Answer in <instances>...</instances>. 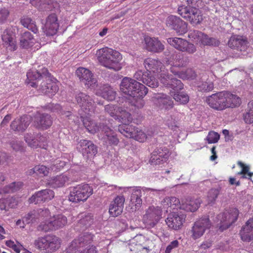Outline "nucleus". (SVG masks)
<instances>
[{"label": "nucleus", "instance_id": "nucleus-1", "mask_svg": "<svg viewBox=\"0 0 253 253\" xmlns=\"http://www.w3.org/2000/svg\"><path fill=\"white\" fill-rule=\"evenodd\" d=\"M143 65L147 71L141 70L137 71L133 75V78L151 88H155L158 86L157 79L151 75V72L160 73L162 72L164 67L163 63L159 60L151 58H147L143 61Z\"/></svg>", "mask_w": 253, "mask_h": 253}, {"label": "nucleus", "instance_id": "nucleus-2", "mask_svg": "<svg viewBox=\"0 0 253 253\" xmlns=\"http://www.w3.org/2000/svg\"><path fill=\"white\" fill-rule=\"evenodd\" d=\"M96 55L100 64L106 68L116 71L122 68L121 54L118 51L105 47L97 50Z\"/></svg>", "mask_w": 253, "mask_h": 253}, {"label": "nucleus", "instance_id": "nucleus-3", "mask_svg": "<svg viewBox=\"0 0 253 253\" xmlns=\"http://www.w3.org/2000/svg\"><path fill=\"white\" fill-rule=\"evenodd\" d=\"M134 78H124L120 84V90L124 94L135 97H144L148 93V88L143 84L136 81Z\"/></svg>", "mask_w": 253, "mask_h": 253}, {"label": "nucleus", "instance_id": "nucleus-4", "mask_svg": "<svg viewBox=\"0 0 253 253\" xmlns=\"http://www.w3.org/2000/svg\"><path fill=\"white\" fill-rule=\"evenodd\" d=\"M239 211L236 208H231L217 215L214 222L220 232L228 229L237 220Z\"/></svg>", "mask_w": 253, "mask_h": 253}, {"label": "nucleus", "instance_id": "nucleus-5", "mask_svg": "<svg viewBox=\"0 0 253 253\" xmlns=\"http://www.w3.org/2000/svg\"><path fill=\"white\" fill-rule=\"evenodd\" d=\"M93 194V188L88 184H82L71 187L69 196V200L78 203L85 202Z\"/></svg>", "mask_w": 253, "mask_h": 253}, {"label": "nucleus", "instance_id": "nucleus-6", "mask_svg": "<svg viewBox=\"0 0 253 253\" xmlns=\"http://www.w3.org/2000/svg\"><path fill=\"white\" fill-rule=\"evenodd\" d=\"M228 45L230 48L239 52L233 57H243L248 54L249 42L246 37L240 35L232 36L228 41Z\"/></svg>", "mask_w": 253, "mask_h": 253}, {"label": "nucleus", "instance_id": "nucleus-7", "mask_svg": "<svg viewBox=\"0 0 253 253\" xmlns=\"http://www.w3.org/2000/svg\"><path fill=\"white\" fill-rule=\"evenodd\" d=\"M60 239L54 235H47L39 238L35 244L41 251L46 253H52L60 248Z\"/></svg>", "mask_w": 253, "mask_h": 253}, {"label": "nucleus", "instance_id": "nucleus-8", "mask_svg": "<svg viewBox=\"0 0 253 253\" xmlns=\"http://www.w3.org/2000/svg\"><path fill=\"white\" fill-rule=\"evenodd\" d=\"M177 11L179 14L194 26L200 24L203 20L201 11L196 7L182 5L178 7Z\"/></svg>", "mask_w": 253, "mask_h": 253}, {"label": "nucleus", "instance_id": "nucleus-9", "mask_svg": "<svg viewBox=\"0 0 253 253\" xmlns=\"http://www.w3.org/2000/svg\"><path fill=\"white\" fill-rule=\"evenodd\" d=\"M166 64L170 65V71L174 75L179 73L181 69L186 67L189 62V58L187 56L181 53H172L169 58H166Z\"/></svg>", "mask_w": 253, "mask_h": 253}, {"label": "nucleus", "instance_id": "nucleus-10", "mask_svg": "<svg viewBox=\"0 0 253 253\" xmlns=\"http://www.w3.org/2000/svg\"><path fill=\"white\" fill-rule=\"evenodd\" d=\"M211 226V222L208 216H204L199 218L194 222L190 231L191 237L193 240L200 238Z\"/></svg>", "mask_w": 253, "mask_h": 253}, {"label": "nucleus", "instance_id": "nucleus-11", "mask_svg": "<svg viewBox=\"0 0 253 253\" xmlns=\"http://www.w3.org/2000/svg\"><path fill=\"white\" fill-rule=\"evenodd\" d=\"M162 210L159 206H150L143 216V222L148 228L154 227L162 218Z\"/></svg>", "mask_w": 253, "mask_h": 253}, {"label": "nucleus", "instance_id": "nucleus-12", "mask_svg": "<svg viewBox=\"0 0 253 253\" xmlns=\"http://www.w3.org/2000/svg\"><path fill=\"white\" fill-rule=\"evenodd\" d=\"M166 24L167 27L175 31L178 35H182L188 31L187 23L175 15L169 16L166 19Z\"/></svg>", "mask_w": 253, "mask_h": 253}, {"label": "nucleus", "instance_id": "nucleus-13", "mask_svg": "<svg viewBox=\"0 0 253 253\" xmlns=\"http://www.w3.org/2000/svg\"><path fill=\"white\" fill-rule=\"evenodd\" d=\"M225 91L212 94L206 99V102L212 108L219 111L226 108V98Z\"/></svg>", "mask_w": 253, "mask_h": 253}, {"label": "nucleus", "instance_id": "nucleus-14", "mask_svg": "<svg viewBox=\"0 0 253 253\" xmlns=\"http://www.w3.org/2000/svg\"><path fill=\"white\" fill-rule=\"evenodd\" d=\"M168 42L176 49L182 52H187L192 54L196 50L195 46L187 41L180 38H169L167 39Z\"/></svg>", "mask_w": 253, "mask_h": 253}, {"label": "nucleus", "instance_id": "nucleus-15", "mask_svg": "<svg viewBox=\"0 0 253 253\" xmlns=\"http://www.w3.org/2000/svg\"><path fill=\"white\" fill-rule=\"evenodd\" d=\"M185 218L186 215L181 211L172 212L168 214L165 221L169 228L178 230L182 228Z\"/></svg>", "mask_w": 253, "mask_h": 253}, {"label": "nucleus", "instance_id": "nucleus-16", "mask_svg": "<svg viewBox=\"0 0 253 253\" xmlns=\"http://www.w3.org/2000/svg\"><path fill=\"white\" fill-rule=\"evenodd\" d=\"M78 148L85 159L93 158L98 152V147L92 141L81 139L79 142Z\"/></svg>", "mask_w": 253, "mask_h": 253}, {"label": "nucleus", "instance_id": "nucleus-17", "mask_svg": "<svg viewBox=\"0 0 253 253\" xmlns=\"http://www.w3.org/2000/svg\"><path fill=\"white\" fill-rule=\"evenodd\" d=\"M42 81L39 84L38 90L42 93L52 97L58 91V88L56 84L52 81L51 74L48 72L47 78H43Z\"/></svg>", "mask_w": 253, "mask_h": 253}, {"label": "nucleus", "instance_id": "nucleus-18", "mask_svg": "<svg viewBox=\"0 0 253 253\" xmlns=\"http://www.w3.org/2000/svg\"><path fill=\"white\" fill-rule=\"evenodd\" d=\"M48 75V70L45 68H42L41 71L36 69L30 70L27 73L26 83L32 87L37 88L41 80L43 78H47Z\"/></svg>", "mask_w": 253, "mask_h": 253}, {"label": "nucleus", "instance_id": "nucleus-19", "mask_svg": "<svg viewBox=\"0 0 253 253\" xmlns=\"http://www.w3.org/2000/svg\"><path fill=\"white\" fill-rule=\"evenodd\" d=\"M76 74L81 82L87 87L94 88L97 86V80L93 77V74L89 70L84 68H79L76 70Z\"/></svg>", "mask_w": 253, "mask_h": 253}, {"label": "nucleus", "instance_id": "nucleus-20", "mask_svg": "<svg viewBox=\"0 0 253 253\" xmlns=\"http://www.w3.org/2000/svg\"><path fill=\"white\" fill-rule=\"evenodd\" d=\"M54 196V193L52 190L45 189L36 192L29 200L30 203L39 204L51 200Z\"/></svg>", "mask_w": 253, "mask_h": 253}, {"label": "nucleus", "instance_id": "nucleus-21", "mask_svg": "<svg viewBox=\"0 0 253 253\" xmlns=\"http://www.w3.org/2000/svg\"><path fill=\"white\" fill-rule=\"evenodd\" d=\"M148 191L159 192H164V190L163 189L157 190L145 187L141 188L140 187H136L134 188L131 195L130 202L135 206V210L138 209L142 205V201L141 197H142V192H144Z\"/></svg>", "mask_w": 253, "mask_h": 253}, {"label": "nucleus", "instance_id": "nucleus-22", "mask_svg": "<svg viewBox=\"0 0 253 253\" xmlns=\"http://www.w3.org/2000/svg\"><path fill=\"white\" fill-rule=\"evenodd\" d=\"M44 33L47 36L55 35L59 28V23L57 15L52 13L47 16L45 24Z\"/></svg>", "mask_w": 253, "mask_h": 253}, {"label": "nucleus", "instance_id": "nucleus-23", "mask_svg": "<svg viewBox=\"0 0 253 253\" xmlns=\"http://www.w3.org/2000/svg\"><path fill=\"white\" fill-rule=\"evenodd\" d=\"M75 99L77 103L88 113L92 108L94 101L92 98L85 93L77 92L75 93Z\"/></svg>", "mask_w": 253, "mask_h": 253}, {"label": "nucleus", "instance_id": "nucleus-24", "mask_svg": "<svg viewBox=\"0 0 253 253\" xmlns=\"http://www.w3.org/2000/svg\"><path fill=\"white\" fill-rule=\"evenodd\" d=\"M125 200V199L123 196H118L111 203L109 212L111 216L117 217L122 213Z\"/></svg>", "mask_w": 253, "mask_h": 253}, {"label": "nucleus", "instance_id": "nucleus-25", "mask_svg": "<svg viewBox=\"0 0 253 253\" xmlns=\"http://www.w3.org/2000/svg\"><path fill=\"white\" fill-rule=\"evenodd\" d=\"M144 42L145 47L149 52L160 53L165 48L164 44L157 38L146 37Z\"/></svg>", "mask_w": 253, "mask_h": 253}, {"label": "nucleus", "instance_id": "nucleus-26", "mask_svg": "<svg viewBox=\"0 0 253 253\" xmlns=\"http://www.w3.org/2000/svg\"><path fill=\"white\" fill-rule=\"evenodd\" d=\"M35 123L38 128L46 129L51 126L52 120L50 115L48 114L39 113L35 117Z\"/></svg>", "mask_w": 253, "mask_h": 253}, {"label": "nucleus", "instance_id": "nucleus-27", "mask_svg": "<svg viewBox=\"0 0 253 253\" xmlns=\"http://www.w3.org/2000/svg\"><path fill=\"white\" fill-rule=\"evenodd\" d=\"M31 118L28 116H23L19 119H15L10 125L11 128L15 131L23 132L29 126Z\"/></svg>", "mask_w": 253, "mask_h": 253}, {"label": "nucleus", "instance_id": "nucleus-28", "mask_svg": "<svg viewBox=\"0 0 253 253\" xmlns=\"http://www.w3.org/2000/svg\"><path fill=\"white\" fill-rule=\"evenodd\" d=\"M96 94L108 101H113L115 100L117 93L109 84H104L96 90Z\"/></svg>", "mask_w": 253, "mask_h": 253}, {"label": "nucleus", "instance_id": "nucleus-29", "mask_svg": "<svg viewBox=\"0 0 253 253\" xmlns=\"http://www.w3.org/2000/svg\"><path fill=\"white\" fill-rule=\"evenodd\" d=\"M4 44L7 48L11 51H14L17 49L15 35L11 29L4 30L1 36Z\"/></svg>", "mask_w": 253, "mask_h": 253}, {"label": "nucleus", "instance_id": "nucleus-30", "mask_svg": "<svg viewBox=\"0 0 253 253\" xmlns=\"http://www.w3.org/2000/svg\"><path fill=\"white\" fill-rule=\"evenodd\" d=\"M93 235L88 232H85L77 239H75L71 243L70 248L72 249H78L89 244L93 241Z\"/></svg>", "mask_w": 253, "mask_h": 253}, {"label": "nucleus", "instance_id": "nucleus-31", "mask_svg": "<svg viewBox=\"0 0 253 253\" xmlns=\"http://www.w3.org/2000/svg\"><path fill=\"white\" fill-rule=\"evenodd\" d=\"M240 234L244 242H249L253 240V217L250 218L242 227Z\"/></svg>", "mask_w": 253, "mask_h": 253}, {"label": "nucleus", "instance_id": "nucleus-32", "mask_svg": "<svg viewBox=\"0 0 253 253\" xmlns=\"http://www.w3.org/2000/svg\"><path fill=\"white\" fill-rule=\"evenodd\" d=\"M201 203L200 199L187 200L184 203L182 202L179 208L187 211L194 212L198 209Z\"/></svg>", "mask_w": 253, "mask_h": 253}, {"label": "nucleus", "instance_id": "nucleus-33", "mask_svg": "<svg viewBox=\"0 0 253 253\" xmlns=\"http://www.w3.org/2000/svg\"><path fill=\"white\" fill-rule=\"evenodd\" d=\"M33 35L29 31H25L21 34L20 37V46L25 49H28L33 46L34 42Z\"/></svg>", "mask_w": 253, "mask_h": 253}, {"label": "nucleus", "instance_id": "nucleus-34", "mask_svg": "<svg viewBox=\"0 0 253 253\" xmlns=\"http://www.w3.org/2000/svg\"><path fill=\"white\" fill-rule=\"evenodd\" d=\"M225 93L227 104L226 108L237 107L240 105L241 100L239 97L228 91H225Z\"/></svg>", "mask_w": 253, "mask_h": 253}, {"label": "nucleus", "instance_id": "nucleus-35", "mask_svg": "<svg viewBox=\"0 0 253 253\" xmlns=\"http://www.w3.org/2000/svg\"><path fill=\"white\" fill-rule=\"evenodd\" d=\"M54 230L64 227L67 222V217L63 214H58L50 219Z\"/></svg>", "mask_w": 253, "mask_h": 253}, {"label": "nucleus", "instance_id": "nucleus-36", "mask_svg": "<svg viewBox=\"0 0 253 253\" xmlns=\"http://www.w3.org/2000/svg\"><path fill=\"white\" fill-rule=\"evenodd\" d=\"M68 180L69 178L66 175L61 174L52 178L50 180L49 184L51 187L57 188L64 186Z\"/></svg>", "mask_w": 253, "mask_h": 253}, {"label": "nucleus", "instance_id": "nucleus-37", "mask_svg": "<svg viewBox=\"0 0 253 253\" xmlns=\"http://www.w3.org/2000/svg\"><path fill=\"white\" fill-rule=\"evenodd\" d=\"M135 126L127 124L120 125L118 126L119 131L126 137L132 138L135 134Z\"/></svg>", "mask_w": 253, "mask_h": 253}, {"label": "nucleus", "instance_id": "nucleus-38", "mask_svg": "<svg viewBox=\"0 0 253 253\" xmlns=\"http://www.w3.org/2000/svg\"><path fill=\"white\" fill-rule=\"evenodd\" d=\"M80 218L78 224L83 229L88 228L93 223V219L90 213H82L80 215Z\"/></svg>", "mask_w": 253, "mask_h": 253}, {"label": "nucleus", "instance_id": "nucleus-39", "mask_svg": "<svg viewBox=\"0 0 253 253\" xmlns=\"http://www.w3.org/2000/svg\"><path fill=\"white\" fill-rule=\"evenodd\" d=\"M16 205L12 197H8L0 199V209L7 211L9 208H13Z\"/></svg>", "mask_w": 253, "mask_h": 253}, {"label": "nucleus", "instance_id": "nucleus-40", "mask_svg": "<svg viewBox=\"0 0 253 253\" xmlns=\"http://www.w3.org/2000/svg\"><path fill=\"white\" fill-rule=\"evenodd\" d=\"M81 120L84 126L91 133L96 132L97 128L96 127V123L93 122L89 117H81Z\"/></svg>", "mask_w": 253, "mask_h": 253}, {"label": "nucleus", "instance_id": "nucleus-41", "mask_svg": "<svg viewBox=\"0 0 253 253\" xmlns=\"http://www.w3.org/2000/svg\"><path fill=\"white\" fill-rule=\"evenodd\" d=\"M158 99L160 100V103L162 104L166 109H169L173 107V101L169 96L161 94L158 96Z\"/></svg>", "mask_w": 253, "mask_h": 253}, {"label": "nucleus", "instance_id": "nucleus-42", "mask_svg": "<svg viewBox=\"0 0 253 253\" xmlns=\"http://www.w3.org/2000/svg\"><path fill=\"white\" fill-rule=\"evenodd\" d=\"M152 154V161L155 160V156L163 158V160H168L169 157V151L166 147H160L154 150Z\"/></svg>", "mask_w": 253, "mask_h": 253}, {"label": "nucleus", "instance_id": "nucleus-43", "mask_svg": "<svg viewBox=\"0 0 253 253\" xmlns=\"http://www.w3.org/2000/svg\"><path fill=\"white\" fill-rule=\"evenodd\" d=\"M176 76L183 80H194L196 78L197 74L194 70L188 68L185 71L182 70Z\"/></svg>", "mask_w": 253, "mask_h": 253}, {"label": "nucleus", "instance_id": "nucleus-44", "mask_svg": "<svg viewBox=\"0 0 253 253\" xmlns=\"http://www.w3.org/2000/svg\"><path fill=\"white\" fill-rule=\"evenodd\" d=\"M173 99L180 104H186L189 102V97L184 92L177 91L174 94Z\"/></svg>", "mask_w": 253, "mask_h": 253}, {"label": "nucleus", "instance_id": "nucleus-45", "mask_svg": "<svg viewBox=\"0 0 253 253\" xmlns=\"http://www.w3.org/2000/svg\"><path fill=\"white\" fill-rule=\"evenodd\" d=\"M58 7V4L54 0H42L40 8L41 11H50L53 7Z\"/></svg>", "mask_w": 253, "mask_h": 253}, {"label": "nucleus", "instance_id": "nucleus-46", "mask_svg": "<svg viewBox=\"0 0 253 253\" xmlns=\"http://www.w3.org/2000/svg\"><path fill=\"white\" fill-rule=\"evenodd\" d=\"M203 38L201 43L206 45L218 46L220 44V42L217 39L212 37H209L207 35L204 34Z\"/></svg>", "mask_w": 253, "mask_h": 253}, {"label": "nucleus", "instance_id": "nucleus-47", "mask_svg": "<svg viewBox=\"0 0 253 253\" xmlns=\"http://www.w3.org/2000/svg\"><path fill=\"white\" fill-rule=\"evenodd\" d=\"M174 77L172 75H170L167 72H163L160 73L159 75V79L161 84L166 87H168V85H169L171 81Z\"/></svg>", "mask_w": 253, "mask_h": 253}, {"label": "nucleus", "instance_id": "nucleus-48", "mask_svg": "<svg viewBox=\"0 0 253 253\" xmlns=\"http://www.w3.org/2000/svg\"><path fill=\"white\" fill-rule=\"evenodd\" d=\"M23 184L21 182H14L6 186L3 189L5 193H13L19 190Z\"/></svg>", "mask_w": 253, "mask_h": 253}, {"label": "nucleus", "instance_id": "nucleus-49", "mask_svg": "<svg viewBox=\"0 0 253 253\" xmlns=\"http://www.w3.org/2000/svg\"><path fill=\"white\" fill-rule=\"evenodd\" d=\"M221 192V187L220 185L216 188L211 189L208 194L209 201L211 203L214 202Z\"/></svg>", "mask_w": 253, "mask_h": 253}, {"label": "nucleus", "instance_id": "nucleus-50", "mask_svg": "<svg viewBox=\"0 0 253 253\" xmlns=\"http://www.w3.org/2000/svg\"><path fill=\"white\" fill-rule=\"evenodd\" d=\"M183 84L181 81L175 78H173L171 81L169 85H168V88H170L176 91H179L183 88Z\"/></svg>", "mask_w": 253, "mask_h": 253}, {"label": "nucleus", "instance_id": "nucleus-51", "mask_svg": "<svg viewBox=\"0 0 253 253\" xmlns=\"http://www.w3.org/2000/svg\"><path fill=\"white\" fill-rule=\"evenodd\" d=\"M107 121L103 120L102 122H97L96 127L97 128L96 132L98 131L104 132L105 134L111 131V129L108 126Z\"/></svg>", "mask_w": 253, "mask_h": 253}, {"label": "nucleus", "instance_id": "nucleus-52", "mask_svg": "<svg viewBox=\"0 0 253 253\" xmlns=\"http://www.w3.org/2000/svg\"><path fill=\"white\" fill-rule=\"evenodd\" d=\"M32 170L37 175L46 176L49 173V169L43 165H38L33 168Z\"/></svg>", "mask_w": 253, "mask_h": 253}, {"label": "nucleus", "instance_id": "nucleus-53", "mask_svg": "<svg viewBox=\"0 0 253 253\" xmlns=\"http://www.w3.org/2000/svg\"><path fill=\"white\" fill-rule=\"evenodd\" d=\"M162 203L164 207L166 208L171 207L172 204L176 206L180 204L179 199L175 197H167L164 199Z\"/></svg>", "mask_w": 253, "mask_h": 253}, {"label": "nucleus", "instance_id": "nucleus-54", "mask_svg": "<svg viewBox=\"0 0 253 253\" xmlns=\"http://www.w3.org/2000/svg\"><path fill=\"white\" fill-rule=\"evenodd\" d=\"M104 139L106 142L108 141V144L110 145H117L119 142V140L117 137V135L114 134V133L112 132V130L105 134Z\"/></svg>", "mask_w": 253, "mask_h": 253}, {"label": "nucleus", "instance_id": "nucleus-55", "mask_svg": "<svg viewBox=\"0 0 253 253\" xmlns=\"http://www.w3.org/2000/svg\"><path fill=\"white\" fill-rule=\"evenodd\" d=\"M37 229L38 231H43L44 232L54 230V227H52V224L51 220L46 221L45 222L41 223L38 226Z\"/></svg>", "mask_w": 253, "mask_h": 253}, {"label": "nucleus", "instance_id": "nucleus-56", "mask_svg": "<svg viewBox=\"0 0 253 253\" xmlns=\"http://www.w3.org/2000/svg\"><path fill=\"white\" fill-rule=\"evenodd\" d=\"M220 138V135L213 131H211L209 132L208 136L206 137L208 143H215L217 142Z\"/></svg>", "mask_w": 253, "mask_h": 253}, {"label": "nucleus", "instance_id": "nucleus-57", "mask_svg": "<svg viewBox=\"0 0 253 253\" xmlns=\"http://www.w3.org/2000/svg\"><path fill=\"white\" fill-rule=\"evenodd\" d=\"M134 132L135 134L133 135L132 138L139 142H143L146 139V134L138 127H135Z\"/></svg>", "mask_w": 253, "mask_h": 253}, {"label": "nucleus", "instance_id": "nucleus-58", "mask_svg": "<svg viewBox=\"0 0 253 253\" xmlns=\"http://www.w3.org/2000/svg\"><path fill=\"white\" fill-rule=\"evenodd\" d=\"M198 86L201 91H209L213 89V84L212 82H202Z\"/></svg>", "mask_w": 253, "mask_h": 253}, {"label": "nucleus", "instance_id": "nucleus-59", "mask_svg": "<svg viewBox=\"0 0 253 253\" xmlns=\"http://www.w3.org/2000/svg\"><path fill=\"white\" fill-rule=\"evenodd\" d=\"M9 15V11L4 7L0 9V24L4 23Z\"/></svg>", "mask_w": 253, "mask_h": 253}, {"label": "nucleus", "instance_id": "nucleus-60", "mask_svg": "<svg viewBox=\"0 0 253 253\" xmlns=\"http://www.w3.org/2000/svg\"><path fill=\"white\" fill-rule=\"evenodd\" d=\"M119 117L121 119V122L123 123V124H127L130 123L132 121V117L131 114L125 111H123L122 114Z\"/></svg>", "mask_w": 253, "mask_h": 253}, {"label": "nucleus", "instance_id": "nucleus-61", "mask_svg": "<svg viewBox=\"0 0 253 253\" xmlns=\"http://www.w3.org/2000/svg\"><path fill=\"white\" fill-rule=\"evenodd\" d=\"M116 106L113 104H108L105 106V111L108 113L111 117L115 119H119V117L115 113Z\"/></svg>", "mask_w": 253, "mask_h": 253}, {"label": "nucleus", "instance_id": "nucleus-62", "mask_svg": "<svg viewBox=\"0 0 253 253\" xmlns=\"http://www.w3.org/2000/svg\"><path fill=\"white\" fill-rule=\"evenodd\" d=\"M204 33L197 30L191 31L189 34V37L193 38L194 39H197V41L201 42L204 36Z\"/></svg>", "mask_w": 253, "mask_h": 253}, {"label": "nucleus", "instance_id": "nucleus-63", "mask_svg": "<svg viewBox=\"0 0 253 253\" xmlns=\"http://www.w3.org/2000/svg\"><path fill=\"white\" fill-rule=\"evenodd\" d=\"M6 245L12 248L16 253H19L20 252L21 249L23 247L20 244L16 245L14 242L9 240L6 242Z\"/></svg>", "mask_w": 253, "mask_h": 253}, {"label": "nucleus", "instance_id": "nucleus-64", "mask_svg": "<svg viewBox=\"0 0 253 253\" xmlns=\"http://www.w3.org/2000/svg\"><path fill=\"white\" fill-rule=\"evenodd\" d=\"M243 119L247 124L253 123V112L247 110L243 115Z\"/></svg>", "mask_w": 253, "mask_h": 253}]
</instances>
